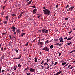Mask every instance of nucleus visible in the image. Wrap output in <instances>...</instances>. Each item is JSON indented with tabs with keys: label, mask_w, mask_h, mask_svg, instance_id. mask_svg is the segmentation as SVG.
<instances>
[{
	"label": "nucleus",
	"mask_w": 75,
	"mask_h": 75,
	"mask_svg": "<svg viewBox=\"0 0 75 75\" xmlns=\"http://www.w3.org/2000/svg\"><path fill=\"white\" fill-rule=\"evenodd\" d=\"M14 71H16V70L17 69V66H15L14 67Z\"/></svg>",
	"instance_id": "ddd939ff"
},
{
	"label": "nucleus",
	"mask_w": 75,
	"mask_h": 75,
	"mask_svg": "<svg viewBox=\"0 0 75 75\" xmlns=\"http://www.w3.org/2000/svg\"><path fill=\"white\" fill-rule=\"evenodd\" d=\"M74 67H73V66H71V68H69V69H72Z\"/></svg>",
	"instance_id": "7c9ffc66"
},
{
	"label": "nucleus",
	"mask_w": 75,
	"mask_h": 75,
	"mask_svg": "<svg viewBox=\"0 0 75 75\" xmlns=\"http://www.w3.org/2000/svg\"><path fill=\"white\" fill-rule=\"evenodd\" d=\"M31 2H32V1H30V2H29L28 3V5H29L31 3Z\"/></svg>",
	"instance_id": "f704fd0d"
},
{
	"label": "nucleus",
	"mask_w": 75,
	"mask_h": 75,
	"mask_svg": "<svg viewBox=\"0 0 75 75\" xmlns=\"http://www.w3.org/2000/svg\"><path fill=\"white\" fill-rule=\"evenodd\" d=\"M44 61H42L41 64H42L44 63Z\"/></svg>",
	"instance_id": "864d4df0"
},
{
	"label": "nucleus",
	"mask_w": 75,
	"mask_h": 75,
	"mask_svg": "<svg viewBox=\"0 0 75 75\" xmlns=\"http://www.w3.org/2000/svg\"><path fill=\"white\" fill-rule=\"evenodd\" d=\"M23 15H24V14L22 15L20 14V15L18 16V18H20V17H21L22 16H23Z\"/></svg>",
	"instance_id": "f3484780"
},
{
	"label": "nucleus",
	"mask_w": 75,
	"mask_h": 75,
	"mask_svg": "<svg viewBox=\"0 0 75 75\" xmlns=\"http://www.w3.org/2000/svg\"><path fill=\"white\" fill-rule=\"evenodd\" d=\"M68 17L67 18H65L64 19L65 20H68Z\"/></svg>",
	"instance_id": "37998d69"
},
{
	"label": "nucleus",
	"mask_w": 75,
	"mask_h": 75,
	"mask_svg": "<svg viewBox=\"0 0 75 75\" xmlns=\"http://www.w3.org/2000/svg\"><path fill=\"white\" fill-rule=\"evenodd\" d=\"M17 32H18V33H20V29H18V30H17Z\"/></svg>",
	"instance_id": "473e14b6"
},
{
	"label": "nucleus",
	"mask_w": 75,
	"mask_h": 75,
	"mask_svg": "<svg viewBox=\"0 0 75 75\" xmlns=\"http://www.w3.org/2000/svg\"><path fill=\"white\" fill-rule=\"evenodd\" d=\"M9 37L11 40V39H12V38L11 37V36H9Z\"/></svg>",
	"instance_id": "6e6d98bb"
},
{
	"label": "nucleus",
	"mask_w": 75,
	"mask_h": 75,
	"mask_svg": "<svg viewBox=\"0 0 75 75\" xmlns=\"http://www.w3.org/2000/svg\"><path fill=\"white\" fill-rule=\"evenodd\" d=\"M4 72H5V70H2V73H4Z\"/></svg>",
	"instance_id": "72a5a7b5"
},
{
	"label": "nucleus",
	"mask_w": 75,
	"mask_h": 75,
	"mask_svg": "<svg viewBox=\"0 0 75 75\" xmlns=\"http://www.w3.org/2000/svg\"><path fill=\"white\" fill-rule=\"evenodd\" d=\"M38 41L39 42H40V41H41V39H40L39 40H38Z\"/></svg>",
	"instance_id": "4d7b16f0"
},
{
	"label": "nucleus",
	"mask_w": 75,
	"mask_h": 75,
	"mask_svg": "<svg viewBox=\"0 0 75 75\" xmlns=\"http://www.w3.org/2000/svg\"><path fill=\"white\" fill-rule=\"evenodd\" d=\"M73 38V37H71V38H69L67 39V41H69V40H71V39H72Z\"/></svg>",
	"instance_id": "9b49d317"
},
{
	"label": "nucleus",
	"mask_w": 75,
	"mask_h": 75,
	"mask_svg": "<svg viewBox=\"0 0 75 75\" xmlns=\"http://www.w3.org/2000/svg\"><path fill=\"white\" fill-rule=\"evenodd\" d=\"M75 52V50L70 52V53H72V52Z\"/></svg>",
	"instance_id": "e433bc0d"
},
{
	"label": "nucleus",
	"mask_w": 75,
	"mask_h": 75,
	"mask_svg": "<svg viewBox=\"0 0 75 75\" xmlns=\"http://www.w3.org/2000/svg\"><path fill=\"white\" fill-rule=\"evenodd\" d=\"M36 40V39H34L33 41V42H35V41Z\"/></svg>",
	"instance_id": "338daca9"
},
{
	"label": "nucleus",
	"mask_w": 75,
	"mask_h": 75,
	"mask_svg": "<svg viewBox=\"0 0 75 75\" xmlns=\"http://www.w3.org/2000/svg\"><path fill=\"white\" fill-rule=\"evenodd\" d=\"M46 30V29L44 28H43L42 30V32L43 33H45V31Z\"/></svg>",
	"instance_id": "1a4fd4ad"
},
{
	"label": "nucleus",
	"mask_w": 75,
	"mask_h": 75,
	"mask_svg": "<svg viewBox=\"0 0 75 75\" xmlns=\"http://www.w3.org/2000/svg\"><path fill=\"white\" fill-rule=\"evenodd\" d=\"M62 65H65L66 64V62H63L62 63Z\"/></svg>",
	"instance_id": "6ab92c4d"
},
{
	"label": "nucleus",
	"mask_w": 75,
	"mask_h": 75,
	"mask_svg": "<svg viewBox=\"0 0 75 75\" xmlns=\"http://www.w3.org/2000/svg\"><path fill=\"white\" fill-rule=\"evenodd\" d=\"M55 45H59V43H56Z\"/></svg>",
	"instance_id": "49530a36"
},
{
	"label": "nucleus",
	"mask_w": 75,
	"mask_h": 75,
	"mask_svg": "<svg viewBox=\"0 0 75 75\" xmlns=\"http://www.w3.org/2000/svg\"><path fill=\"white\" fill-rule=\"evenodd\" d=\"M15 51L17 53H18V50L17 49H15Z\"/></svg>",
	"instance_id": "c756f323"
},
{
	"label": "nucleus",
	"mask_w": 75,
	"mask_h": 75,
	"mask_svg": "<svg viewBox=\"0 0 75 75\" xmlns=\"http://www.w3.org/2000/svg\"><path fill=\"white\" fill-rule=\"evenodd\" d=\"M42 50L43 51L45 50L46 51H49V48L48 47H45L42 49Z\"/></svg>",
	"instance_id": "7ed1b4c3"
},
{
	"label": "nucleus",
	"mask_w": 75,
	"mask_h": 75,
	"mask_svg": "<svg viewBox=\"0 0 75 75\" xmlns=\"http://www.w3.org/2000/svg\"><path fill=\"white\" fill-rule=\"evenodd\" d=\"M30 71L31 72H35V69L31 68L30 69Z\"/></svg>",
	"instance_id": "f03ea898"
},
{
	"label": "nucleus",
	"mask_w": 75,
	"mask_h": 75,
	"mask_svg": "<svg viewBox=\"0 0 75 75\" xmlns=\"http://www.w3.org/2000/svg\"><path fill=\"white\" fill-rule=\"evenodd\" d=\"M30 74H31L30 73H26L27 75H30Z\"/></svg>",
	"instance_id": "a19ab883"
},
{
	"label": "nucleus",
	"mask_w": 75,
	"mask_h": 75,
	"mask_svg": "<svg viewBox=\"0 0 75 75\" xmlns=\"http://www.w3.org/2000/svg\"><path fill=\"white\" fill-rule=\"evenodd\" d=\"M8 18H9V17H8V16H6L5 17V18L6 20H8Z\"/></svg>",
	"instance_id": "f8f14e48"
},
{
	"label": "nucleus",
	"mask_w": 75,
	"mask_h": 75,
	"mask_svg": "<svg viewBox=\"0 0 75 75\" xmlns=\"http://www.w3.org/2000/svg\"><path fill=\"white\" fill-rule=\"evenodd\" d=\"M69 7V5H67V6L65 7V8H68V7Z\"/></svg>",
	"instance_id": "393cba45"
},
{
	"label": "nucleus",
	"mask_w": 75,
	"mask_h": 75,
	"mask_svg": "<svg viewBox=\"0 0 75 75\" xmlns=\"http://www.w3.org/2000/svg\"><path fill=\"white\" fill-rule=\"evenodd\" d=\"M2 8H3V10H4V9H5V8H5V6H4Z\"/></svg>",
	"instance_id": "c03bdc74"
},
{
	"label": "nucleus",
	"mask_w": 75,
	"mask_h": 75,
	"mask_svg": "<svg viewBox=\"0 0 75 75\" xmlns=\"http://www.w3.org/2000/svg\"><path fill=\"white\" fill-rule=\"evenodd\" d=\"M44 43V42H38V45H39V46L40 47V46L41 45H43V44Z\"/></svg>",
	"instance_id": "39448f33"
},
{
	"label": "nucleus",
	"mask_w": 75,
	"mask_h": 75,
	"mask_svg": "<svg viewBox=\"0 0 75 75\" xmlns=\"http://www.w3.org/2000/svg\"><path fill=\"white\" fill-rule=\"evenodd\" d=\"M59 40H63V39L62 38V37H60L59 38Z\"/></svg>",
	"instance_id": "b1692460"
},
{
	"label": "nucleus",
	"mask_w": 75,
	"mask_h": 75,
	"mask_svg": "<svg viewBox=\"0 0 75 75\" xmlns=\"http://www.w3.org/2000/svg\"><path fill=\"white\" fill-rule=\"evenodd\" d=\"M47 68H46V69H48L49 68V67H47Z\"/></svg>",
	"instance_id": "e2e57ef3"
},
{
	"label": "nucleus",
	"mask_w": 75,
	"mask_h": 75,
	"mask_svg": "<svg viewBox=\"0 0 75 75\" xmlns=\"http://www.w3.org/2000/svg\"><path fill=\"white\" fill-rule=\"evenodd\" d=\"M62 72V71H59V72H58L57 73H56L55 74H54V75H59V74H61V73Z\"/></svg>",
	"instance_id": "0eeeda50"
},
{
	"label": "nucleus",
	"mask_w": 75,
	"mask_h": 75,
	"mask_svg": "<svg viewBox=\"0 0 75 75\" xmlns=\"http://www.w3.org/2000/svg\"><path fill=\"white\" fill-rule=\"evenodd\" d=\"M21 66H22L21 65H20V64H19L18 65V67L19 68H20V67H21Z\"/></svg>",
	"instance_id": "bb28decb"
},
{
	"label": "nucleus",
	"mask_w": 75,
	"mask_h": 75,
	"mask_svg": "<svg viewBox=\"0 0 75 75\" xmlns=\"http://www.w3.org/2000/svg\"><path fill=\"white\" fill-rule=\"evenodd\" d=\"M56 64H57V62H56L55 63L54 65L55 66V65Z\"/></svg>",
	"instance_id": "13d9d810"
},
{
	"label": "nucleus",
	"mask_w": 75,
	"mask_h": 75,
	"mask_svg": "<svg viewBox=\"0 0 75 75\" xmlns=\"http://www.w3.org/2000/svg\"><path fill=\"white\" fill-rule=\"evenodd\" d=\"M62 45H61V43L60 44H59V47H61V46Z\"/></svg>",
	"instance_id": "5fc2aeb1"
},
{
	"label": "nucleus",
	"mask_w": 75,
	"mask_h": 75,
	"mask_svg": "<svg viewBox=\"0 0 75 75\" xmlns=\"http://www.w3.org/2000/svg\"><path fill=\"white\" fill-rule=\"evenodd\" d=\"M32 7H33V8H35V6L34 5L32 6Z\"/></svg>",
	"instance_id": "79ce46f5"
},
{
	"label": "nucleus",
	"mask_w": 75,
	"mask_h": 75,
	"mask_svg": "<svg viewBox=\"0 0 75 75\" xmlns=\"http://www.w3.org/2000/svg\"><path fill=\"white\" fill-rule=\"evenodd\" d=\"M28 69H30V67H27L25 69V70H27Z\"/></svg>",
	"instance_id": "cd10ccee"
},
{
	"label": "nucleus",
	"mask_w": 75,
	"mask_h": 75,
	"mask_svg": "<svg viewBox=\"0 0 75 75\" xmlns=\"http://www.w3.org/2000/svg\"><path fill=\"white\" fill-rule=\"evenodd\" d=\"M11 29L12 30V31H13V32H15V29H16V27H14V26H13L12 27Z\"/></svg>",
	"instance_id": "20e7f679"
},
{
	"label": "nucleus",
	"mask_w": 75,
	"mask_h": 75,
	"mask_svg": "<svg viewBox=\"0 0 75 75\" xmlns=\"http://www.w3.org/2000/svg\"><path fill=\"white\" fill-rule=\"evenodd\" d=\"M61 55V53H59V56H60Z\"/></svg>",
	"instance_id": "052dcab7"
},
{
	"label": "nucleus",
	"mask_w": 75,
	"mask_h": 75,
	"mask_svg": "<svg viewBox=\"0 0 75 75\" xmlns=\"http://www.w3.org/2000/svg\"><path fill=\"white\" fill-rule=\"evenodd\" d=\"M23 35H24V36H25V33H23L21 34V37H23Z\"/></svg>",
	"instance_id": "9d476101"
},
{
	"label": "nucleus",
	"mask_w": 75,
	"mask_h": 75,
	"mask_svg": "<svg viewBox=\"0 0 75 75\" xmlns=\"http://www.w3.org/2000/svg\"><path fill=\"white\" fill-rule=\"evenodd\" d=\"M46 60H47V63H48V62L49 61H50V60H48V59H46Z\"/></svg>",
	"instance_id": "58836bf2"
},
{
	"label": "nucleus",
	"mask_w": 75,
	"mask_h": 75,
	"mask_svg": "<svg viewBox=\"0 0 75 75\" xmlns=\"http://www.w3.org/2000/svg\"><path fill=\"white\" fill-rule=\"evenodd\" d=\"M20 7H21V5L20 4H18V7H19L20 8Z\"/></svg>",
	"instance_id": "c9c22d12"
},
{
	"label": "nucleus",
	"mask_w": 75,
	"mask_h": 75,
	"mask_svg": "<svg viewBox=\"0 0 75 75\" xmlns=\"http://www.w3.org/2000/svg\"><path fill=\"white\" fill-rule=\"evenodd\" d=\"M70 10V9H69H69H67V11H69Z\"/></svg>",
	"instance_id": "69168bd1"
},
{
	"label": "nucleus",
	"mask_w": 75,
	"mask_h": 75,
	"mask_svg": "<svg viewBox=\"0 0 75 75\" xmlns=\"http://www.w3.org/2000/svg\"><path fill=\"white\" fill-rule=\"evenodd\" d=\"M44 12V14H47V15H50V11H49L48 10L44 9L43 10Z\"/></svg>",
	"instance_id": "f257e3e1"
},
{
	"label": "nucleus",
	"mask_w": 75,
	"mask_h": 75,
	"mask_svg": "<svg viewBox=\"0 0 75 75\" xmlns=\"http://www.w3.org/2000/svg\"><path fill=\"white\" fill-rule=\"evenodd\" d=\"M4 12L2 11L1 12V16H3V15H4Z\"/></svg>",
	"instance_id": "a878e982"
},
{
	"label": "nucleus",
	"mask_w": 75,
	"mask_h": 75,
	"mask_svg": "<svg viewBox=\"0 0 75 75\" xmlns=\"http://www.w3.org/2000/svg\"><path fill=\"white\" fill-rule=\"evenodd\" d=\"M29 43V42H27L26 44H25V46H28Z\"/></svg>",
	"instance_id": "412c9836"
},
{
	"label": "nucleus",
	"mask_w": 75,
	"mask_h": 75,
	"mask_svg": "<svg viewBox=\"0 0 75 75\" xmlns=\"http://www.w3.org/2000/svg\"><path fill=\"white\" fill-rule=\"evenodd\" d=\"M71 33H72V31L69 32V34H71Z\"/></svg>",
	"instance_id": "0e129e2a"
},
{
	"label": "nucleus",
	"mask_w": 75,
	"mask_h": 75,
	"mask_svg": "<svg viewBox=\"0 0 75 75\" xmlns=\"http://www.w3.org/2000/svg\"><path fill=\"white\" fill-rule=\"evenodd\" d=\"M12 16L13 17H16V14H14L13 13L12 14Z\"/></svg>",
	"instance_id": "4be33fe9"
},
{
	"label": "nucleus",
	"mask_w": 75,
	"mask_h": 75,
	"mask_svg": "<svg viewBox=\"0 0 75 75\" xmlns=\"http://www.w3.org/2000/svg\"><path fill=\"white\" fill-rule=\"evenodd\" d=\"M74 6H71L69 8L70 10L71 11L73 10V9H74Z\"/></svg>",
	"instance_id": "6e6552de"
},
{
	"label": "nucleus",
	"mask_w": 75,
	"mask_h": 75,
	"mask_svg": "<svg viewBox=\"0 0 75 75\" xmlns=\"http://www.w3.org/2000/svg\"><path fill=\"white\" fill-rule=\"evenodd\" d=\"M48 65V64L47 63H44V66H45V65Z\"/></svg>",
	"instance_id": "5701e85b"
},
{
	"label": "nucleus",
	"mask_w": 75,
	"mask_h": 75,
	"mask_svg": "<svg viewBox=\"0 0 75 75\" xmlns=\"http://www.w3.org/2000/svg\"><path fill=\"white\" fill-rule=\"evenodd\" d=\"M44 68H45V66H42V69H43Z\"/></svg>",
	"instance_id": "ea45409f"
},
{
	"label": "nucleus",
	"mask_w": 75,
	"mask_h": 75,
	"mask_svg": "<svg viewBox=\"0 0 75 75\" xmlns=\"http://www.w3.org/2000/svg\"><path fill=\"white\" fill-rule=\"evenodd\" d=\"M48 30H46V31H45V34H48Z\"/></svg>",
	"instance_id": "a211bd4d"
},
{
	"label": "nucleus",
	"mask_w": 75,
	"mask_h": 75,
	"mask_svg": "<svg viewBox=\"0 0 75 75\" xmlns=\"http://www.w3.org/2000/svg\"><path fill=\"white\" fill-rule=\"evenodd\" d=\"M2 34V35H6V34L5 33H3Z\"/></svg>",
	"instance_id": "2f4dec72"
},
{
	"label": "nucleus",
	"mask_w": 75,
	"mask_h": 75,
	"mask_svg": "<svg viewBox=\"0 0 75 75\" xmlns=\"http://www.w3.org/2000/svg\"><path fill=\"white\" fill-rule=\"evenodd\" d=\"M7 48V47H4V50H6V49Z\"/></svg>",
	"instance_id": "603ef678"
},
{
	"label": "nucleus",
	"mask_w": 75,
	"mask_h": 75,
	"mask_svg": "<svg viewBox=\"0 0 75 75\" xmlns=\"http://www.w3.org/2000/svg\"><path fill=\"white\" fill-rule=\"evenodd\" d=\"M66 24V23H63V25H65Z\"/></svg>",
	"instance_id": "774afa93"
},
{
	"label": "nucleus",
	"mask_w": 75,
	"mask_h": 75,
	"mask_svg": "<svg viewBox=\"0 0 75 75\" xmlns=\"http://www.w3.org/2000/svg\"><path fill=\"white\" fill-rule=\"evenodd\" d=\"M35 59V62H37V57H35L34 58Z\"/></svg>",
	"instance_id": "4468645a"
},
{
	"label": "nucleus",
	"mask_w": 75,
	"mask_h": 75,
	"mask_svg": "<svg viewBox=\"0 0 75 75\" xmlns=\"http://www.w3.org/2000/svg\"><path fill=\"white\" fill-rule=\"evenodd\" d=\"M24 13V12H22L21 13V15H23V13Z\"/></svg>",
	"instance_id": "4c0bfd02"
},
{
	"label": "nucleus",
	"mask_w": 75,
	"mask_h": 75,
	"mask_svg": "<svg viewBox=\"0 0 75 75\" xmlns=\"http://www.w3.org/2000/svg\"><path fill=\"white\" fill-rule=\"evenodd\" d=\"M37 9H34L32 11L33 14H35V13H37Z\"/></svg>",
	"instance_id": "423d86ee"
},
{
	"label": "nucleus",
	"mask_w": 75,
	"mask_h": 75,
	"mask_svg": "<svg viewBox=\"0 0 75 75\" xmlns=\"http://www.w3.org/2000/svg\"><path fill=\"white\" fill-rule=\"evenodd\" d=\"M17 7V4H16L15 5V7Z\"/></svg>",
	"instance_id": "a18cd8bd"
},
{
	"label": "nucleus",
	"mask_w": 75,
	"mask_h": 75,
	"mask_svg": "<svg viewBox=\"0 0 75 75\" xmlns=\"http://www.w3.org/2000/svg\"><path fill=\"white\" fill-rule=\"evenodd\" d=\"M1 51H3V47H2L1 49Z\"/></svg>",
	"instance_id": "de8ad7c7"
},
{
	"label": "nucleus",
	"mask_w": 75,
	"mask_h": 75,
	"mask_svg": "<svg viewBox=\"0 0 75 75\" xmlns=\"http://www.w3.org/2000/svg\"><path fill=\"white\" fill-rule=\"evenodd\" d=\"M13 59H17V58H13Z\"/></svg>",
	"instance_id": "680f3d73"
},
{
	"label": "nucleus",
	"mask_w": 75,
	"mask_h": 75,
	"mask_svg": "<svg viewBox=\"0 0 75 75\" xmlns=\"http://www.w3.org/2000/svg\"><path fill=\"white\" fill-rule=\"evenodd\" d=\"M54 47V46L53 45H52L50 46V48H51V49H52V48Z\"/></svg>",
	"instance_id": "dca6fc26"
},
{
	"label": "nucleus",
	"mask_w": 75,
	"mask_h": 75,
	"mask_svg": "<svg viewBox=\"0 0 75 75\" xmlns=\"http://www.w3.org/2000/svg\"><path fill=\"white\" fill-rule=\"evenodd\" d=\"M71 65H69L68 67V68H69V67H71Z\"/></svg>",
	"instance_id": "bf43d9fd"
},
{
	"label": "nucleus",
	"mask_w": 75,
	"mask_h": 75,
	"mask_svg": "<svg viewBox=\"0 0 75 75\" xmlns=\"http://www.w3.org/2000/svg\"><path fill=\"white\" fill-rule=\"evenodd\" d=\"M8 22L7 21H5L3 22V23L4 24H7Z\"/></svg>",
	"instance_id": "2eb2a0df"
},
{
	"label": "nucleus",
	"mask_w": 75,
	"mask_h": 75,
	"mask_svg": "<svg viewBox=\"0 0 75 75\" xmlns=\"http://www.w3.org/2000/svg\"><path fill=\"white\" fill-rule=\"evenodd\" d=\"M67 38H68V37H66L65 38H64V40H67Z\"/></svg>",
	"instance_id": "8fccbe9b"
},
{
	"label": "nucleus",
	"mask_w": 75,
	"mask_h": 75,
	"mask_svg": "<svg viewBox=\"0 0 75 75\" xmlns=\"http://www.w3.org/2000/svg\"><path fill=\"white\" fill-rule=\"evenodd\" d=\"M59 6V5H58V4H57L56 6V8H58V7Z\"/></svg>",
	"instance_id": "c85d7f7f"
},
{
	"label": "nucleus",
	"mask_w": 75,
	"mask_h": 75,
	"mask_svg": "<svg viewBox=\"0 0 75 75\" xmlns=\"http://www.w3.org/2000/svg\"><path fill=\"white\" fill-rule=\"evenodd\" d=\"M60 41L61 42H64V41L63 40H60Z\"/></svg>",
	"instance_id": "3c124183"
},
{
	"label": "nucleus",
	"mask_w": 75,
	"mask_h": 75,
	"mask_svg": "<svg viewBox=\"0 0 75 75\" xmlns=\"http://www.w3.org/2000/svg\"><path fill=\"white\" fill-rule=\"evenodd\" d=\"M43 9H45L47 8H45V7H44L43 8H42Z\"/></svg>",
	"instance_id": "09e8293b"
},
{
	"label": "nucleus",
	"mask_w": 75,
	"mask_h": 75,
	"mask_svg": "<svg viewBox=\"0 0 75 75\" xmlns=\"http://www.w3.org/2000/svg\"><path fill=\"white\" fill-rule=\"evenodd\" d=\"M45 43H50V41L49 40H47L45 42Z\"/></svg>",
	"instance_id": "aec40b11"
}]
</instances>
